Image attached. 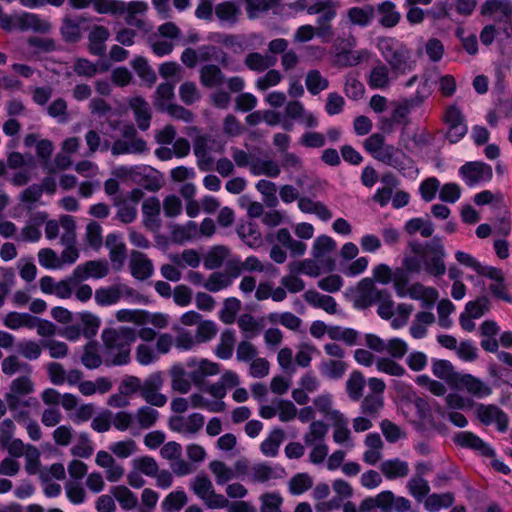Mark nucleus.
I'll use <instances>...</instances> for the list:
<instances>
[{
    "instance_id": "obj_1",
    "label": "nucleus",
    "mask_w": 512,
    "mask_h": 512,
    "mask_svg": "<svg viewBox=\"0 0 512 512\" xmlns=\"http://www.w3.org/2000/svg\"><path fill=\"white\" fill-rule=\"evenodd\" d=\"M410 248L414 255L404 259L407 270L417 273L425 270L428 274L436 277L445 274L446 266L443 261L445 249L440 237L435 236L426 243L411 242Z\"/></svg>"
},
{
    "instance_id": "obj_2",
    "label": "nucleus",
    "mask_w": 512,
    "mask_h": 512,
    "mask_svg": "<svg viewBox=\"0 0 512 512\" xmlns=\"http://www.w3.org/2000/svg\"><path fill=\"white\" fill-rule=\"evenodd\" d=\"M352 295L356 308L366 309L377 304V314L384 319V264L377 265L371 277L363 278L352 289Z\"/></svg>"
},
{
    "instance_id": "obj_3",
    "label": "nucleus",
    "mask_w": 512,
    "mask_h": 512,
    "mask_svg": "<svg viewBox=\"0 0 512 512\" xmlns=\"http://www.w3.org/2000/svg\"><path fill=\"white\" fill-rule=\"evenodd\" d=\"M136 332L131 327L122 326L118 329L105 328L101 339L110 364L126 365L130 361V345L136 340Z\"/></svg>"
},
{
    "instance_id": "obj_4",
    "label": "nucleus",
    "mask_w": 512,
    "mask_h": 512,
    "mask_svg": "<svg viewBox=\"0 0 512 512\" xmlns=\"http://www.w3.org/2000/svg\"><path fill=\"white\" fill-rule=\"evenodd\" d=\"M431 93L430 84L426 79L418 84L412 97L392 103L390 119H386V133L392 130L394 126H400L403 129L408 123L411 110L419 108L430 97Z\"/></svg>"
},
{
    "instance_id": "obj_5",
    "label": "nucleus",
    "mask_w": 512,
    "mask_h": 512,
    "mask_svg": "<svg viewBox=\"0 0 512 512\" xmlns=\"http://www.w3.org/2000/svg\"><path fill=\"white\" fill-rule=\"evenodd\" d=\"M415 67L412 52L395 39L386 40V83L411 72Z\"/></svg>"
},
{
    "instance_id": "obj_6",
    "label": "nucleus",
    "mask_w": 512,
    "mask_h": 512,
    "mask_svg": "<svg viewBox=\"0 0 512 512\" xmlns=\"http://www.w3.org/2000/svg\"><path fill=\"white\" fill-rule=\"evenodd\" d=\"M190 489L209 509L219 510L226 506L225 496L215 491L212 481L203 473L192 479Z\"/></svg>"
},
{
    "instance_id": "obj_7",
    "label": "nucleus",
    "mask_w": 512,
    "mask_h": 512,
    "mask_svg": "<svg viewBox=\"0 0 512 512\" xmlns=\"http://www.w3.org/2000/svg\"><path fill=\"white\" fill-rule=\"evenodd\" d=\"M473 409L475 417L481 424L495 425L497 430L502 433L508 429V416L498 405L475 403Z\"/></svg>"
},
{
    "instance_id": "obj_8",
    "label": "nucleus",
    "mask_w": 512,
    "mask_h": 512,
    "mask_svg": "<svg viewBox=\"0 0 512 512\" xmlns=\"http://www.w3.org/2000/svg\"><path fill=\"white\" fill-rule=\"evenodd\" d=\"M205 417L201 413L194 412L187 416L177 415L169 418L168 426L173 432L186 438L195 437L204 427Z\"/></svg>"
},
{
    "instance_id": "obj_9",
    "label": "nucleus",
    "mask_w": 512,
    "mask_h": 512,
    "mask_svg": "<svg viewBox=\"0 0 512 512\" xmlns=\"http://www.w3.org/2000/svg\"><path fill=\"white\" fill-rule=\"evenodd\" d=\"M458 173L470 188L489 182L493 177L492 167L481 161L466 162L459 168Z\"/></svg>"
},
{
    "instance_id": "obj_10",
    "label": "nucleus",
    "mask_w": 512,
    "mask_h": 512,
    "mask_svg": "<svg viewBox=\"0 0 512 512\" xmlns=\"http://www.w3.org/2000/svg\"><path fill=\"white\" fill-rule=\"evenodd\" d=\"M135 290L124 283H115L110 286L100 287L94 293V300L101 307L117 304L121 299H132Z\"/></svg>"
},
{
    "instance_id": "obj_11",
    "label": "nucleus",
    "mask_w": 512,
    "mask_h": 512,
    "mask_svg": "<svg viewBox=\"0 0 512 512\" xmlns=\"http://www.w3.org/2000/svg\"><path fill=\"white\" fill-rule=\"evenodd\" d=\"M223 144L210 135H201L195 139L194 154L198 159V167L202 171H206L213 163L211 153L221 152Z\"/></svg>"
},
{
    "instance_id": "obj_12",
    "label": "nucleus",
    "mask_w": 512,
    "mask_h": 512,
    "mask_svg": "<svg viewBox=\"0 0 512 512\" xmlns=\"http://www.w3.org/2000/svg\"><path fill=\"white\" fill-rule=\"evenodd\" d=\"M443 121L447 126L446 137L450 143H457L466 135L468 128L465 118L456 104L446 108Z\"/></svg>"
},
{
    "instance_id": "obj_13",
    "label": "nucleus",
    "mask_w": 512,
    "mask_h": 512,
    "mask_svg": "<svg viewBox=\"0 0 512 512\" xmlns=\"http://www.w3.org/2000/svg\"><path fill=\"white\" fill-rule=\"evenodd\" d=\"M164 384L162 372H154L146 377L140 389L141 397L151 406L163 407L167 397L160 392Z\"/></svg>"
},
{
    "instance_id": "obj_14",
    "label": "nucleus",
    "mask_w": 512,
    "mask_h": 512,
    "mask_svg": "<svg viewBox=\"0 0 512 512\" xmlns=\"http://www.w3.org/2000/svg\"><path fill=\"white\" fill-rule=\"evenodd\" d=\"M453 388L462 390L477 399H485L493 393L492 387L487 382L469 373L457 375Z\"/></svg>"
},
{
    "instance_id": "obj_15",
    "label": "nucleus",
    "mask_w": 512,
    "mask_h": 512,
    "mask_svg": "<svg viewBox=\"0 0 512 512\" xmlns=\"http://www.w3.org/2000/svg\"><path fill=\"white\" fill-rule=\"evenodd\" d=\"M15 25L22 31L31 30L36 33L46 34L52 30V24L39 14L31 12H21L14 15Z\"/></svg>"
},
{
    "instance_id": "obj_16",
    "label": "nucleus",
    "mask_w": 512,
    "mask_h": 512,
    "mask_svg": "<svg viewBox=\"0 0 512 512\" xmlns=\"http://www.w3.org/2000/svg\"><path fill=\"white\" fill-rule=\"evenodd\" d=\"M336 248L335 240L327 235L318 236L313 243L312 255L314 260L325 265L329 271L334 269V262L330 259V255Z\"/></svg>"
},
{
    "instance_id": "obj_17",
    "label": "nucleus",
    "mask_w": 512,
    "mask_h": 512,
    "mask_svg": "<svg viewBox=\"0 0 512 512\" xmlns=\"http://www.w3.org/2000/svg\"><path fill=\"white\" fill-rule=\"evenodd\" d=\"M109 274V265L106 260H91L78 265L73 271V279L79 282L89 278L101 279Z\"/></svg>"
},
{
    "instance_id": "obj_18",
    "label": "nucleus",
    "mask_w": 512,
    "mask_h": 512,
    "mask_svg": "<svg viewBox=\"0 0 512 512\" xmlns=\"http://www.w3.org/2000/svg\"><path fill=\"white\" fill-rule=\"evenodd\" d=\"M455 443L463 448H470L482 456H494V449L476 434L470 431L459 432L455 436Z\"/></svg>"
},
{
    "instance_id": "obj_19",
    "label": "nucleus",
    "mask_w": 512,
    "mask_h": 512,
    "mask_svg": "<svg viewBox=\"0 0 512 512\" xmlns=\"http://www.w3.org/2000/svg\"><path fill=\"white\" fill-rule=\"evenodd\" d=\"M147 10L148 4L144 1L110 0L108 14L113 16H144Z\"/></svg>"
},
{
    "instance_id": "obj_20",
    "label": "nucleus",
    "mask_w": 512,
    "mask_h": 512,
    "mask_svg": "<svg viewBox=\"0 0 512 512\" xmlns=\"http://www.w3.org/2000/svg\"><path fill=\"white\" fill-rule=\"evenodd\" d=\"M331 419L334 421V442L339 445H344L347 449H352L354 443L351 438V431L348 428V420L338 410L332 411Z\"/></svg>"
},
{
    "instance_id": "obj_21",
    "label": "nucleus",
    "mask_w": 512,
    "mask_h": 512,
    "mask_svg": "<svg viewBox=\"0 0 512 512\" xmlns=\"http://www.w3.org/2000/svg\"><path fill=\"white\" fill-rule=\"evenodd\" d=\"M131 275L138 280H146L152 276V261L142 252L132 251L129 262Z\"/></svg>"
},
{
    "instance_id": "obj_22",
    "label": "nucleus",
    "mask_w": 512,
    "mask_h": 512,
    "mask_svg": "<svg viewBox=\"0 0 512 512\" xmlns=\"http://www.w3.org/2000/svg\"><path fill=\"white\" fill-rule=\"evenodd\" d=\"M412 311V305L402 303L394 307V303L386 298V320H390V325L393 329L405 326Z\"/></svg>"
},
{
    "instance_id": "obj_23",
    "label": "nucleus",
    "mask_w": 512,
    "mask_h": 512,
    "mask_svg": "<svg viewBox=\"0 0 512 512\" xmlns=\"http://www.w3.org/2000/svg\"><path fill=\"white\" fill-rule=\"evenodd\" d=\"M161 203L157 197H149L142 203L143 223L151 231L158 230L161 226Z\"/></svg>"
},
{
    "instance_id": "obj_24",
    "label": "nucleus",
    "mask_w": 512,
    "mask_h": 512,
    "mask_svg": "<svg viewBox=\"0 0 512 512\" xmlns=\"http://www.w3.org/2000/svg\"><path fill=\"white\" fill-rule=\"evenodd\" d=\"M187 366L191 368L190 378L195 385L203 383L206 377L213 376L219 373V365L206 359L198 362L189 361Z\"/></svg>"
},
{
    "instance_id": "obj_25",
    "label": "nucleus",
    "mask_w": 512,
    "mask_h": 512,
    "mask_svg": "<svg viewBox=\"0 0 512 512\" xmlns=\"http://www.w3.org/2000/svg\"><path fill=\"white\" fill-rule=\"evenodd\" d=\"M129 106L134 112V117L139 129L146 131L150 127L152 117L148 102L140 96H135L129 100Z\"/></svg>"
},
{
    "instance_id": "obj_26",
    "label": "nucleus",
    "mask_w": 512,
    "mask_h": 512,
    "mask_svg": "<svg viewBox=\"0 0 512 512\" xmlns=\"http://www.w3.org/2000/svg\"><path fill=\"white\" fill-rule=\"evenodd\" d=\"M303 297L304 300L314 308L322 309L331 315L337 313L338 304L330 295L321 294L316 290H307Z\"/></svg>"
},
{
    "instance_id": "obj_27",
    "label": "nucleus",
    "mask_w": 512,
    "mask_h": 512,
    "mask_svg": "<svg viewBox=\"0 0 512 512\" xmlns=\"http://www.w3.org/2000/svg\"><path fill=\"white\" fill-rule=\"evenodd\" d=\"M480 12L483 16H495L496 20L503 21L512 16V4L507 0H487Z\"/></svg>"
},
{
    "instance_id": "obj_28",
    "label": "nucleus",
    "mask_w": 512,
    "mask_h": 512,
    "mask_svg": "<svg viewBox=\"0 0 512 512\" xmlns=\"http://www.w3.org/2000/svg\"><path fill=\"white\" fill-rule=\"evenodd\" d=\"M106 247L109 249V259L111 263L120 268L126 259V245L120 235L110 233L106 237Z\"/></svg>"
},
{
    "instance_id": "obj_29",
    "label": "nucleus",
    "mask_w": 512,
    "mask_h": 512,
    "mask_svg": "<svg viewBox=\"0 0 512 512\" xmlns=\"http://www.w3.org/2000/svg\"><path fill=\"white\" fill-rule=\"evenodd\" d=\"M110 37L108 28L102 25H95L88 35L89 51L93 55L100 56L106 51L105 42Z\"/></svg>"
},
{
    "instance_id": "obj_30",
    "label": "nucleus",
    "mask_w": 512,
    "mask_h": 512,
    "mask_svg": "<svg viewBox=\"0 0 512 512\" xmlns=\"http://www.w3.org/2000/svg\"><path fill=\"white\" fill-rule=\"evenodd\" d=\"M284 473V469L279 465L271 466L261 463L251 468L250 478L253 482L264 483L273 479L281 478Z\"/></svg>"
},
{
    "instance_id": "obj_31",
    "label": "nucleus",
    "mask_w": 512,
    "mask_h": 512,
    "mask_svg": "<svg viewBox=\"0 0 512 512\" xmlns=\"http://www.w3.org/2000/svg\"><path fill=\"white\" fill-rule=\"evenodd\" d=\"M336 15L337 8L334 3L316 19L317 36L324 41H329L334 36L332 21L335 19Z\"/></svg>"
},
{
    "instance_id": "obj_32",
    "label": "nucleus",
    "mask_w": 512,
    "mask_h": 512,
    "mask_svg": "<svg viewBox=\"0 0 512 512\" xmlns=\"http://www.w3.org/2000/svg\"><path fill=\"white\" fill-rule=\"evenodd\" d=\"M277 58L273 55H264L259 52L248 53L244 59L245 66L254 72L261 73L273 67Z\"/></svg>"
},
{
    "instance_id": "obj_33",
    "label": "nucleus",
    "mask_w": 512,
    "mask_h": 512,
    "mask_svg": "<svg viewBox=\"0 0 512 512\" xmlns=\"http://www.w3.org/2000/svg\"><path fill=\"white\" fill-rule=\"evenodd\" d=\"M38 405V402L36 399L31 400H21V399H15L13 396L10 397L9 401L7 402L8 408L13 414L14 419L20 424L24 425L33 418L31 417L30 411L27 409L30 405Z\"/></svg>"
},
{
    "instance_id": "obj_34",
    "label": "nucleus",
    "mask_w": 512,
    "mask_h": 512,
    "mask_svg": "<svg viewBox=\"0 0 512 512\" xmlns=\"http://www.w3.org/2000/svg\"><path fill=\"white\" fill-rule=\"evenodd\" d=\"M250 172L255 176L265 175L276 178L281 173V166L272 159L255 158L251 160Z\"/></svg>"
},
{
    "instance_id": "obj_35",
    "label": "nucleus",
    "mask_w": 512,
    "mask_h": 512,
    "mask_svg": "<svg viewBox=\"0 0 512 512\" xmlns=\"http://www.w3.org/2000/svg\"><path fill=\"white\" fill-rule=\"evenodd\" d=\"M215 15L218 18V20L225 25L233 26L235 25L239 17L241 15L240 8L231 1H224L219 3L215 7Z\"/></svg>"
},
{
    "instance_id": "obj_36",
    "label": "nucleus",
    "mask_w": 512,
    "mask_h": 512,
    "mask_svg": "<svg viewBox=\"0 0 512 512\" xmlns=\"http://www.w3.org/2000/svg\"><path fill=\"white\" fill-rule=\"evenodd\" d=\"M285 439V433L281 428H275L261 442L260 451L266 457H276L280 446Z\"/></svg>"
},
{
    "instance_id": "obj_37",
    "label": "nucleus",
    "mask_w": 512,
    "mask_h": 512,
    "mask_svg": "<svg viewBox=\"0 0 512 512\" xmlns=\"http://www.w3.org/2000/svg\"><path fill=\"white\" fill-rule=\"evenodd\" d=\"M240 270L231 274L223 272H214L203 284L204 288L210 292H218L232 285L233 280L240 275Z\"/></svg>"
},
{
    "instance_id": "obj_38",
    "label": "nucleus",
    "mask_w": 512,
    "mask_h": 512,
    "mask_svg": "<svg viewBox=\"0 0 512 512\" xmlns=\"http://www.w3.org/2000/svg\"><path fill=\"white\" fill-rule=\"evenodd\" d=\"M171 387L180 394H187L191 390L190 372H186L180 364L174 365L170 369Z\"/></svg>"
},
{
    "instance_id": "obj_39",
    "label": "nucleus",
    "mask_w": 512,
    "mask_h": 512,
    "mask_svg": "<svg viewBox=\"0 0 512 512\" xmlns=\"http://www.w3.org/2000/svg\"><path fill=\"white\" fill-rule=\"evenodd\" d=\"M110 493L123 510H133L138 506L137 495L125 485L111 487Z\"/></svg>"
},
{
    "instance_id": "obj_40",
    "label": "nucleus",
    "mask_w": 512,
    "mask_h": 512,
    "mask_svg": "<svg viewBox=\"0 0 512 512\" xmlns=\"http://www.w3.org/2000/svg\"><path fill=\"white\" fill-rule=\"evenodd\" d=\"M298 207L303 213L315 214L322 221H328L332 218V213L326 205L308 197H300Z\"/></svg>"
},
{
    "instance_id": "obj_41",
    "label": "nucleus",
    "mask_w": 512,
    "mask_h": 512,
    "mask_svg": "<svg viewBox=\"0 0 512 512\" xmlns=\"http://www.w3.org/2000/svg\"><path fill=\"white\" fill-rule=\"evenodd\" d=\"M147 149V144L143 139L137 138L131 141L116 140L112 147L111 152L114 156L123 154H139Z\"/></svg>"
},
{
    "instance_id": "obj_42",
    "label": "nucleus",
    "mask_w": 512,
    "mask_h": 512,
    "mask_svg": "<svg viewBox=\"0 0 512 512\" xmlns=\"http://www.w3.org/2000/svg\"><path fill=\"white\" fill-rule=\"evenodd\" d=\"M171 237L177 243L192 241L198 237V224L187 221L185 224H175L171 227Z\"/></svg>"
},
{
    "instance_id": "obj_43",
    "label": "nucleus",
    "mask_w": 512,
    "mask_h": 512,
    "mask_svg": "<svg viewBox=\"0 0 512 512\" xmlns=\"http://www.w3.org/2000/svg\"><path fill=\"white\" fill-rule=\"evenodd\" d=\"M237 233L242 241L250 248L257 249L262 246L263 239L255 223H245L238 227Z\"/></svg>"
},
{
    "instance_id": "obj_44",
    "label": "nucleus",
    "mask_w": 512,
    "mask_h": 512,
    "mask_svg": "<svg viewBox=\"0 0 512 512\" xmlns=\"http://www.w3.org/2000/svg\"><path fill=\"white\" fill-rule=\"evenodd\" d=\"M328 337L333 341H343L348 346L361 344L359 332L352 328L330 326Z\"/></svg>"
},
{
    "instance_id": "obj_45",
    "label": "nucleus",
    "mask_w": 512,
    "mask_h": 512,
    "mask_svg": "<svg viewBox=\"0 0 512 512\" xmlns=\"http://www.w3.org/2000/svg\"><path fill=\"white\" fill-rule=\"evenodd\" d=\"M3 322L7 328L12 330H18L22 327L33 329L37 322V317L29 313L9 312Z\"/></svg>"
},
{
    "instance_id": "obj_46",
    "label": "nucleus",
    "mask_w": 512,
    "mask_h": 512,
    "mask_svg": "<svg viewBox=\"0 0 512 512\" xmlns=\"http://www.w3.org/2000/svg\"><path fill=\"white\" fill-rule=\"evenodd\" d=\"M190 401L193 409H204L211 413H221L226 409L224 401L209 400L202 393L191 394Z\"/></svg>"
},
{
    "instance_id": "obj_47",
    "label": "nucleus",
    "mask_w": 512,
    "mask_h": 512,
    "mask_svg": "<svg viewBox=\"0 0 512 512\" xmlns=\"http://www.w3.org/2000/svg\"><path fill=\"white\" fill-rule=\"evenodd\" d=\"M136 429H149L159 418V412L151 406H141L133 414Z\"/></svg>"
},
{
    "instance_id": "obj_48",
    "label": "nucleus",
    "mask_w": 512,
    "mask_h": 512,
    "mask_svg": "<svg viewBox=\"0 0 512 512\" xmlns=\"http://www.w3.org/2000/svg\"><path fill=\"white\" fill-rule=\"evenodd\" d=\"M200 81L203 86L212 88L222 85L225 78L217 65L208 64L200 69Z\"/></svg>"
},
{
    "instance_id": "obj_49",
    "label": "nucleus",
    "mask_w": 512,
    "mask_h": 512,
    "mask_svg": "<svg viewBox=\"0 0 512 512\" xmlns=\"http://www.w3.org/2000/svg\"><path fill=\"white\" fill-rule=\"evenodd\" d=\"M328 432V425L321 420L312 421L308 431L304 434L303 440L306 446L325 443Z\"/></svg>"
},
{
    "instance_id": "obj_50",
    "label": "nucleus",
    "mask_w": 512,
    "mask_h": 512,
    "mask_svg": "<svg viewBox=\"0 0 512 512\" xmlns=\"http://www.w3.org/2000/svg\"><path fill=\"white\" fill-rule=\"evenodd\" d=\"M34 391V384L28 375L20 376L14 379L10 384V390L5 396V401L8 402L10 397L20 399L21 396L28 395Z\"/></svg>"
},
{
    "instance_id": "obj_51",
    "label": "nucleus",
    "mask_w": 512,
    "mask_h": 512,
    "mask_svg": "<svg viewBox=\"0 0 512 512\" xmlns=\"http://www.w3.org/2000/svg\"><path fill=\"white\" fill-rule=\"evenodd\" d=\"M278 4L279 0H245V10L249 19H257Z\"/></svg>"
},
{
    "instance_id": "obj_52",
    "label": "nucleus",
    "mask_w": 512,
    "mask_h": 512,
    "mask_svg": "<svg viewBox=\"0 0 512 512\" xmlns=\"http://www.w3.org/2000/svg\"><path fill=\"white\" fill-rule=\"evenodd\" d=\"M235 345V333L233 330H225L221 333L220 341L215 347V354L218 358L228 360L233 355Z\"/></svg>"
},
{
    "instance_id": "obj_53",
    "label": "nucleus",
    "mask_w": 512,
    "mask_h": 512,
    "mask_svg": "<svg viewBox=\"0 0 512 512\" xmlns=\"http://www.w3.org/2000/svg\"><path fill=\"white\" fill-rule=\"evenodd\" d=\"M214 41L236 53L245 51L248 48L246 37L244 35L217 33L214 37Z\"/></svg>"
},
{
    "instance_id": "obj_54",
    "label": "nucleus",
    "mask_w": 512,
    "mask_h": 512,
    "mask_svg": "<svg viewBox=\"0 0 512 512\" xmlns=\"http://www.w3.org/2000/svg\"><path fill=\"white\" fill-rule=\"evenodd\" d=\"M454 502L451 493L427 495L424 500V508L428 512H439L443 508H449Z\"/></svg>"
},
{
    "instance_id": "obj_55",
    "label": "nucleus",
    "mask_w": 512,
    "mask_h": 512,
    "mask_svg": "<svg viewBox=\"0 0 512 512\" xmlns=\"http://www.w3.org/2000/svg\"><path fill=\"white\" fill-rule=\"evenodd\" d=\"M174 99V84L173 83H161L158 85L155 92L154 106L159 111H164L168 108Z\"/></svg>"
},
{
    "instance_id": "obj_56",
    "label": "nucleus",
    "mask_w": 512,
    "mask_h": 512,
    "mask_svg": "<svg viewBox=\"0 0 512 512\" xmlns=\"http://www.w3.org/2000/svg\"><path fill=\"white\" fill-rule=\"evenodd\" d=\"M433 374L444 381H446L451 387L455 385L456 376L460 372H455L453 365L448 360H436L432 364Z\"/></svg>"
},
{
    "instance_id": "obj_57",
    "label": "nucleus",
    "mask_w": 512,
    "mask_h": 512,
    "mask_svg": "<svg viewBox=\"0 0 512 512\" xmlns=\"http://www.w3.org/2000/svg\"><path fill=\"white\" fill-rule=\"evenodd\" d=\"M1 369L2 372L7 376H12L16 373L30 374L32 371L31 366L28 363L22 361L16 355H10L4 358L1 363Z\"/></svg>"
},
{
    "instance_id": "obj_58",
    "label": "nucleus",
    "mask_w": 512,
    "mask_h": 512,
    "mask_svg": "<svg viewBox=\"0 0 512 512\" xmlns=\"http://www.w3.org/2000/svg\"><path fill=\"white\" fill-rule=\"evenodd\" d=\"M354 359L359 365L370 367L375 364L379 372L384 371V357H380L368 349H356L354 351Z\"/></svg>"
},
{
    "instance_id": "obj_59",
    "label": "nucleus",
    "mask_w": 512,
    "mask_h": 512,
    "mask_svg": "<svg viewBox=\"0 0 512 512\" xmlns=\"http://www.w3.org/2000/svg\"><path fill=\"white\" fill-rule=\"evenodd\" d=\"M405 230L408 234L420 233L422 237H431L434 232V225L430 220L415 217L405 223Z\"/></svg>"
},
{
    "instance_id": "obj_60",
    "label": "nucleus",
    "mask_w": 512,
    "mask_h": 512,
    "mask_svg": "<svg viewBox=\"0 0 512 512\" xmlns=\"http://www.w3.org/2000/svg\"><path fill=\"white\" fill-rule=\"evenodd\" d=\"M187 503V495L184 490L170 492L162 501L163 512H177Z\"/></svg>"
},
{
    "instance_id": "obj_61",
    "label": "nucleus",
    "mask_w": 512,
    "mask_h": 512,
    "mask_svg": "<svg viewBox=\"0 0 512 512\" xmlns=\"http://www.w3.org/2000/svg\"><path fill=\"white\" fill-rule=\"evenodd\" d=\"M54 151L53 143L48 139H41L36 145V155L39 158L43 168L48 173H54L51 163V156Z\"/></svg>"
},
{
    "instance_id": "obj_62",
    "label": "nucleus",
    "mask_w": 512,
    "mask_h": 512,
    "mask_svg": "<svg viewBox=\"0 0 512 512\" xmlns=\"http://www.w3.org/2000/svg\"><path fill=\"white\" fill-rule=\"evenodd\" d=\"M346 369L347 366L342 360H325L319 365L321 374L330 379L342 378Z\"/></svg>"
},
{
    "instance_id": "obj_63",
    "label": "nucleus",
    "mask_w": 512,
    "mask_h": 512,
    "mask_svg": "<svg viewBox=\"0 0 512 512\" xmlns=\"http://www.w3.org/2000/svg\"><path fill=\"white\" fill-rule=\"evenodd\" d=\"M365 380L362 373L354 371L349 376L346 382V391L349 398L353 401H358L363 395Z\"/></svg>"
},
{
    "instance_id": "obj_64",
    "label": "nucleus",
    "mask_w": 512,
    "mask_h": 512,
    "mask_svg": "<svg viewBox=\"0 0 512 512\" xmlns=\"http://www.w3.org/2000/svg\"><path fill=\"white\" fill-rule=\"evenodd\" d=\"M260 512H282L283 497L279 492H266L259 497Z\"/></svg>"
}]
</instances>
